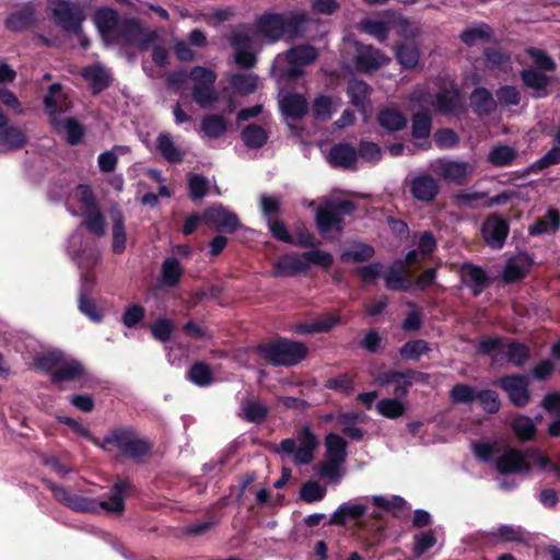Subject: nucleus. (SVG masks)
<instances>
[{
	"instance_id": "1",
	"label": "nucleus",
	"mask_w": 560,
	"mask_h": 560,
	"mask_svg": "<svg viewBox=\"0 0 560 560\" xmlns=\"http://www.w3.org/2000/svg\"><path fill=\"white\" fill-rule=\"evenodd\" d=\"M310 18L302 11H290L287 13H269L259 18L257 32L270 43L281 38L293 39L306 30Z\"/></svg>"
},
{
	"instance_id": "2",
	"label": "nucleus",
	"mask_w": 560,
	"mask_h": 560,
	"mask_svg": "<svg viewBox=\"0 0 560 560\" xmlns=\"http://www.w3.org/2000/svg\"><path fill=\"white\" fill-rule=\"evenodd\" d=\"M318 444L317 436L306 425L296 432L294 439H284L279 445L278 453L291 455L295 465H308L314 460Z\"/></svg>"
},
{
	"instance_id": "3",
	"label": "nucleus",
	"mask_w": 560,
	"mask_h": 560,
	"mask_svg": "<svg viewBox=\"0 0 560 560\" xmlns=\"http://www.w3.org/2000/svg\"><path fill=\"white\" fill-rule=\"evenodd\" d=\"M258 351L272 365L291 366L305 358L307 348L302 342L281 339L276 342L260 345Z\"/></svg>"
},
{
	"instance_id": "4",
	"label": "nucleus",
	"mask_w": 560,
	"mask_h": 560,
	"mask_svg": "<svg viewBox=\"0 0 560 560\" xmlns=\"http://www.w3.org/2000/svg\"><path fill=\"white\" fill-rule=\"evenodd\" d=\"M48 8L54 21L65 31L79 34L85 21L83 7L71 0H49Z\"/></svg>"
},
{
	"instance_id": "5",
	"label": "nucleus",
	"mask_w": 560,
	"mask_h": 560,
	"mask_svg": "<svg viewBox=\"0 0 560 560\" xmlns=\"http://www.w3.org/2000/svg\"><path fill=\"white\" fill-rule=\"evenodd\" d=\"M109 445L116 447L122 455L132 458L145 455L151 448L148 441L140 439L130 429H117L107 434L103 440L102 447L108 450Z\"/></svg>"
},
{
	"instance_id": "6",
	"label": "nucleus",
	"mask_w": 560,
	"mask_h": 560,
	"mask_svg": "<svg viewBox=\"0 0 560 560\" xmlns=\"http://www.w3.org/2000/svg\"><path fill=\"white\" fill-rule=\"evenodd\" d=\"M533 462L540 468L545 469L551 464L547 457L541 455L538 451H527L525 454L516 450H508L497 460V469L501 474L510 472H528V462Z\"/></svg>"
},
{
	"instance_id": "7",
	"label": "nucleus",
	"mask_w": 560,
	"mask_h": 560,
	"mask_svg": "<svg viewBox=\"0 0 560 560\" xmlns=\"http://www.w3.org/2000/svg\"><path fill=\"white\" fill-rule=\"evenodd\" d=\"M189 77L196 82L192 89L194 101L201 107H210L214 104L218 100L213 89L217 79L215 73L203 67H195L191 69Z\"/></svg>"
},
{
	"instance_id": "8",
	"label": "nucleus",
	"mask_w": 560,
	"mask_h": 560,
	"mask_svg": "<svg viewBox=\"0 0 560 560\" xmlns=\"http://www.w3.org/2000/svg\"><path fill=\"white\" fill-rule=\"evenodd\" d=\"M256 32L248 27H237L230 37V44L235 50V62L242 68H252L256 63L253 51Z\"/></svg>"
},
{
	"instance_id": "9",
	"label": "nucleus",
	"mask_w": 560,
	"mask_h": 560,
	"mask_svg": "<svg viewBox=\"0 0 560 560\" xmlns=\"http://www.w3.org/2000/svg\"><path fill=\"white\" fill-rule=\"evenodd\" d=\"M154 34L145 33L135 19L122 20L109 42L121 46H133L147 49L153 40Z\"/></svg>"
},
{
	"instance_id": "10",
	"label": "nucleus",
	"mask_w": 560,
	"mask_h": 560,
	"mask_svg": "<svg viewBox=\"0 0 560 560\" xmlns=\"http://www.w3.org/2000/svg\"><path fill=\"white\" fill-rule=\"evenodd\" d=\"M317 50L311 45H299L289 49L285 59L290 67L281 74L287 80H292L304 74L302 67L313 63L317 59Z\"/></svg>"
},
{
	"instance_id": "11",
	"label": "nucleus",
	"mask_w": 560,
	"mask_h": 560,
	"mask_svg": "<svg viewBox=\"0 0 560 560\" xmlns=\"http://www.w3.org/2000/svg\"><path fill=\"white\" fill-rule=\"evenodd\" d=\"M433 172L446 182L464 184L474 173V166L464 161L439 159L432 163Z\"/></svg>"
},
{
	"instance_id": "12",
	"label": "nucleus",
	"mask_w": 560,
	"mask_h": 560,
	"mask_svg": "<svg viewBox=\"0 0 560 560\" xmlns=\"http://www.w3.org/2000/svg\"><path fill=\"white\" fill-rule=\"evenodd\" d=\"M202 219L208 226L219 232L233 233L240 226L237 215L221 203L208 208Z\"/></svg>"
},
{
	"instance_id": "13",
	"label": "nucleus",
	"mask_w": 560,
	"mask_h": 560,
	"mask_svg": "<svg viewBox=\"0 0 560 560\" xmlns=\"http://www.w3.org/2000/svg\"><path fill=\"white\" fill-rule=\"evenodd\" d=\"M500 386L508 395L510 401L516 407H524L529 400L528 378L524 375H509L498 380Z\"/></svg>"
},
{
	"instance_id": "14",
	"label": "nucleus",
	"mask_w": 560,
	"mask_h": 560,
	"mask_svg": "<svg viewBox=\"0 0 560 560\" xmlns=\"http://www.w3.org/2000/svg\"><path fill=\"white\" fill-rule=\"evenodd\" d=\"M390 59L381 50L370 45L357 44V55L354 57L355 68L361 72H372L387 65Z\"/></svg>"
},
{
	"instance_id": "15",
	"label": "nucleus",
	"mask_w": 560,
	"mask_h": 560,
	"mask_svg": "<svg viewBox=\"0 0 560 560\" xmlns=\"http://www.w3.org/2000/svg\"><path fill=\"white\" fill-rule=\"evenodd\" d=\"M315 222L319 234L326 240H337L343 232L342 219L325 206L316 210Z\"/></svg>"
},
{
	"instance_id": "16",
	"label": "nucleus",
	"mask_w": 560,
	"mask_h": 560,
	"mask_svg": "<svg viewBox=\"0 0 560 560\" xmlns=\"http://www.w3.org/2000/svg\"><path fill=\"white\" fill-rule=\"evenodd\" d=\"M96 207L95 196L86 185H78L67 199L68 211L72 215L84 214Z\"/></svg>"
},
{
	"instance_id": "17",
	"label": "nucleus",
	"mask_w": 560,
	"mask_h": 560,
	"mask_svg": "<svg viewBox=\"0 0 560 560\" xmlns=\"http://www.w3.org/2000/svg\"><path fill=\"white\" fill-rule=\"evenodd\" d=\"M509 234L508 222L497 214H491L482 224V236L493 248H501Z\"/></svg>"
},
{
	"instance_id": "18",
	"label": "nucleus",
	"mask_w": 560,
	"mask_h": 560,
	"mask_svg": "<svg viewBox=\"0 0 560 560\" xmlns=\"http://www.w3.org/2000/svg\"><path fill=\"white\" fill-rule=\"evenodd\" d=\"M44 104L51 120L71 107V101L59 83H54L49 86Z\"/></svg>"
},
{
	"instance_id": "19",
	"label": "nucleus",
	"mask_w": 560,
	"mask_h": 560,
	"mask_svg": "<svg viewBox=\"0 0 560 560\" xmlns=\"http://www.w3.org/2000/svg\"><path fill=\"white\" fill-rule=\"evenodd\" d=\"M55 498L66 506L79 512H95L97 504L84 497L71 494L67 489L48 483Z\"/></svg>"
},
{
	"instance_id": "20",
	"label": "nucleus",
	"mask_w": 560,
	"mask_h": 560,
	"mask_svg": "<svg viewBox=\"0 0 560 560\" xmlns=\"http://www.w3.org/2000/svg\"><path fill=\"white\" fill-rule=\"evenodd\" d=\"M93 22L101 35L109 42L121 21H119L116 10L102 7L95 11Z\"/></svg>"
},
{
	"instance_id": "21",
	"label": "nucleus",
	"mask_w": 560,
	"mask_h": 560,
	"mask_svg": "<svg viewBox=\"0 0 560 560\" xmlns=\"http://www.w3.org/2000/svg\"><path fill=\"white\" fill-rule=\"evenodd\" d=\"M306 271V261L303 255L285 254L273 262L275 277H292Z\"/></svg>"
},
{
	"instance_id": "22",
	"label": "nucleus",
	"mask_w": 560,
	"mask_h": 560,
	"mask_svg": "<svg viewBox=\"0 0 560 560\" xmlns=\"http://www.w3.org/2000/svg\"><path fill=\"white\" fill-rule=\"evenodd\" d=\"M418 376L419 374L415 371H408L407 373L388 371L377 376L376 382L381 386L394 384V394L396 396H405L408 387L413 384Z\"/></svg>"
},
{
	"instance_id": "23",
	"label": "nucleus",
	"mask_w": 560,
	"mask_h": 560,
	"mask_svg": "<svg viewBox=\"0 0 560 560\" xmlns=\"http://www.w3.org/2000/svg\"><path fill=\"white\" fill-rule=\"evenodd\" d=\"M410 192L417 200L430 202L439 192V184L430 175H419L411 180Z\"/></svg>"
},
{
	"instance_id": "24",
	"label": "nucleus",
	"mask_w": 560,
	"mask_h": 560,
	"mask_svg": "<svg viewBox=\"0 0 560 560\" xmlns=\"http://www.w3.org/2000/svg\"><path fill=\"white\" fill-rule=\"evenodd\" d=\"M463 283L470 288L474 295L480 294L488 285L486 271L472 264H464L460 268Z\"/></svg>"
},
{
	"instance_id": "25",
	"label": "nucleus",
	"mask_w": 560,
	"mask_h": 560,
	"mask_svg": "<svg viewBox=\"0 0 560 560\" xmlns=\"http://www.w3.org/2000/svg\"><path fill=\"white\" fill-rule=\"evenodd\" d=\"M533 260L527 254H518L511 257L503 270V280L505 282H515L524 278L530 270Z\"/></svg>"
},
{
	"instance_id": "26",
	"label": "nucleus",
	"mask_w": 560,
	"mask_h": 560,
	"mask_svg": "<svg viewBox=\"0 0 560 560\" xmlns=\"http://www.w3.org/2000/svg\"><path fill=\"white\" fill-rule=\"evenodd\" d=\"M34 22L35 9L32 3H26L8 16L5 26L10 31L22 32L31 27Z\"/></svg>"
},
{
	"instance_id": "27",
	"label": "nucleus",
	"mask_w": 560,
	"mask_h": 560,
	"mask_svg": "<svg viewBox=\"0 0 560 560\" xmlns=\"http://www.w3.org/2000/svg\"><path fill=\"white\" fill-rule=\"evenodd\" d=\"M521 79L525 86L533 91V96L540 98L547 95L549 78L534 68H526L521 71Z\"/></svg>"
},
{
	"instance_id": "28",
	"label": "nucleus",
	"mask_w": 560,
	"mask_h": 560,
	"mask_svg": "<svg viewBox=\"0 0 560 560\" xmlns=\"http://www.w3.org/2000/svg\"><path fill=\"white\" fill-rule=\"evenodd\" d=\"M430 105L439 113L451 114L462 107L463 97L458 90L452 88L438 93Z\"/></svg>"
},
{
	"instance_id": "29",
	"label": "nucleus",
	"mask_w": 560,
	"mask_h": 560,
	"mask_svg": "<svg viewBox=\"0 0 560 560\" xmlns=\"http://www.w3.org/2000/svg\"><path fill=\"white\" fill-rule=\"evenodd\" d=\"M26 142V136L18 127L10 126L5 115L0 114V144L9 149L21 148Z\"/></svg>"
},
{
	"instance_id": "30",
	"label": "nucleus",
	"mask_w": 560,
	"mask_h": 560,
	"mask_svg": "<svg viewBox=\"0 0 560 560\" xmlns=\"http://www.w3.org/2000/svg\"><path fill=\"white\" fill-rule=\"evenodd\" d=\"M156 150L168 163L178 164L184 160V152L176 145L168 132H162L158 136Z\"/></svg>"
},
{
	"instance_id": "31",
	"label": "nucleus",
	"mask_w": 560,
	"mask_h": 560,
	"mask_svg": "<svg viewBox=\"0 0 560 560\" xmlns=\"http://www.w3.org/2000/svg\"><path fill=\"white\" fill-rule=\"evenodd\" d=\"M358 153L354 148L347 143L334 145L328 154V161L332 166L350 168L357 161Z\"/></svg>"
},
{
	"instance_id": "32",
	"label": "nucleus",
	"mask_w": 560,
	"mask_h": 560,
	"mask_svg": "<svg viewBox=\"0 0 560 560\" xmlns=\"http://www.w3.org/2000/svg\"><path fill=\"white\" fill-rule=\"evenodd\" d=\"M325 458L337 463H346L348 456L347 441L336 434L329 433L325 436Z\"/></svg>"
},
{
	"instance_id": "33",
	"label": "nucleus",
	"mask_w": 560,
	"mask_h": 560,
	"mask_svg": "<svg viewBox=\"0 0 560 560\" xmlns=\"http://www.w3.org/2000/svg\"><path fill=\"white\" fill-rule=\"evenodd\" d=\"M56 131L62 135L70 144H78L83 137L82 126L73 118L55 117L51 120Z\"/></svg>"
},
{
	"instance_id": "34",
	"label": "nucleus",
	"mask_w": 560,
	"mask_h": 560,
	"mask_svg": "<svg viewBox=\"0 0 560 560\" xmlns=\"http://www.w3.org/2000/svg\"><path fill=\"white\" fill-rule=\"evenodd\" d=\"M340 322L338 314H325L311 323L294 326L298 334H317L331 330Z\"/></svg>"
},
{
	"instance_id": "35",
	"label": "nucleus",
	"mask_w": 560,
	"mask_h": 560,
	"mask_svg": "<svg viewBox=\"0 0 560 560\" xmlns=\"http://www.w3.org/2000/svg\"><path fill=\"white\" fill-rule=\"evenodd\" d=\"M280 108L284 116L296 119L307 113V101L301 94H288L281 97Z\"/></svg>"
},
{
	"instance_id": "36",
	"label": "nucleus",
	"mask_w": 560,
	"mask_h": 560,
	"mask_svg": "<svg viewBox=\"0 0 560 560\" xmlns=\"http://www.w3.org/2000/svg\"><path fill=\"white\" fill-rule=\"evenodd\" d=\"M109 217L113 222L112 236H113V252L115 254H121L126 249V231H125V219L120 210L110 209Z\"/></svg>"
},
{
	"instance_id": "37",
	"label": "nucleus",
	"mask_w": 560,
	"mask_h": 560,
	"mask_svg": "<svg viewBox=\"0 0 560 560\" xmlns=\"http://www.w3.org/2000/svg\"><path fill=\"white\" fill-rule=\"evenodd\" d=\"M470 106L479 116H487L497 108V101L485 88H477L470 95Z\"/></svg>"
},
{
	"instance_id": "38",
	"label": "nucleus",
	"mask_w": 560,
	"mask_h": 560,
	"mask_svg": "<svg viewBox=\"0 0 560 560\" xmlns=\"http://www.w3.org/2000/svg\"><path fill=\"white\" fill-rule=\"evenodd\" d=\"M94 284V279L85 277L82 282V290L79 295V310L85 316H88L92 322L100 323L103 318L102 313L97 308L96 303L89 299L86 295L88 287Z\"/></svg>"
},
{
	"instance_id": "39",
	"label": "nucleus",
	"mask_w": 560,
	"mask_h": 560,
	"mask_svg": "<svg viewBox=\"0 0 560 560\" xmlns=\"http://www.w3.org/2000/svg\"><path fill=\"white\" fill-rule=\"evenodd\" d=\"M82 77L89 82L93 93H98L106 89L109 84V74L101 65L85 67L82 70Z\"/></svg>"
},
{
	"instance_id": "40",
	"label": "nucleus",
	"mask_w": 560,
	"mask_h": 560,
	"mask_svg": "<svg viewBox=\"0 0 560 560\" xmlns=\"http://www.w3.org/2000/svg\"><path fill=\"white\" fill-rule=\"evenodd\" d=\"M347 94L351 104L365 114L370 96L369 85L363 81L352 80L347 88Z\"/></svg>"
},
{
	"instance_id": "41",
	"label": "nucleus",
	"mask_w": 560,
	"mask_h": 560,
	"mask_svg": "<svg viewBox=\"0 0 560 560\" xmlns=\"http://www.w3.org/2000/svg\"><path fill=\"white\" fill-rule=\"evenodd\" d=\"M126 489L127 483L125 481L116 482L113 489L114 492L108 500H93L97 504V510L95 512L102 509L110 513H121L125 508L122 493L125 492Z\"/></svg>"
},
{
	"instance_id": "42",
	"label": "nucleus",
	"mask_w": 560,
	"mask_h": 560,
	"mask_svg": "<svg viewBox=\"0 0 560 560\" xmlns=\"http://www.w3.org/2000/svg\"><path fill=\"white\" fill-rule=\"evenodd\" d=\"M431 133V118L427 114H415L412 118V138L415 140H422L418 147L422 150L429 148L428 138Z\"/></svg>"
},
{
	"instance_id": "43",
	"label": "nucleus",
	"mask_w": 560,
	"mask_h": 560,
	"mask_svg": "<svg viewBox=\"0 0 560 560\" xmlns=\"http://www.w3.org/2000/svg\"><path fill=\"white\" fill-rule=\"evenodd\" d=\"M491 27L486 23H474L459 35V38L467 46H474L479 42L489 40Z\"/></svg>"
},
{
	"instance_id": "44",
	"label": "nucleus",
	"mask_w": 560,
	"mask_h": 560,
	"mask_svg": "<svg viewBox=\"0 0 560 560\" xmlns=\"http://www.w3.org/2000/svg\"><path fill=\"white\" fill-rule=\"evenodd\" d=\"M183 275V268L177 258L171 257L163 261L160 282L166 287H175Z\"/></svg>"
},
{
	"instance_id": "45",
	"label": "nucleus",
	"mask_w": 560,
	"mask_h": 560,
	"mask_svg": "<svg viewBox=\"0 0 560 560\" xmlns=\"http://www.w3.org/2000/svg\"><path fill=\"white\" fill-rule=\"evenodd\" d=\"M380 125L388 131H398L406 127V117L396 108H384L378 113Z\"/></svg>"
},
{
	"instance_id": "46",
	"label": "nucleus",
	"mask_w": 560,
	"mask_h": 560,
	"mask_svg": "<svg viewBox=\"0 0 560 560\" xmlns=\"http://www.w3.org/2000/svg\"><path fill=\"white\" fill-rule=\"evenodd\" d=\"M517 155V151L510 145H497L490 150L488 161L497 167H505L511 165Z\"/></svg>"
},
{
	"instance_id": "47",
	"label": "nucleus",
	"mask_w": 560,
	"mask_h": 560,
	"mask_svg": "<svg viewBox=\"0 0 560 560\" xmlns=\"http://www.w3.org/2000/svg\"><path fill=\"white\" fill-rule=\"evenodd\" d=\"M374 248L364 243H354L341 254L342 262H362L374 255Z\"/></svg>"
},
{
	"instance_id": "48",
	"label": "nucleus",
	"mask_w": 560,
	"mask_h": 560,
	"mask_svg": "<svg viewBox=\"0 0 560 560\" xmlns=\"http://www.w3.org/2000/svg\"><path fill=\"white\" fill-rule=\"evenodd\" d=\"M241 138L246 147L257 149L266 143L268 135L262 127L250 124L243 129Z\"/></svg>"
},
{
	"instance_id": "49",
	"label": "nucleus",
	"mask_w": 560,
	"mask_h": 560,
	"mask_svg": "<svg viewBox=\"0 0 560 560\" xmlns=\"http://www.w3.org/2000/svg\"><path fill=\"white\" fill-rule=\"evenodd\" d=\"M84 373L83 365L77 360H67L54 373V381H73L80 378Z\"/></svg>"
},
{
	"instance_id": "50",
	"label": "nucleus",
	"mask_w": 560,
	"mask_h": 560,
	"mask_svg": "<svg viewBox=\"0 0 560 560\" xmlns=\"http://www.w3.org/2000/svg\"><path fill=\"white\" fill-rule=\"evenodd\" d=\"M359 420V413H341L337 417V423L341 427L342 432L355 441L363 438V430L355 425Z\"/></svg>"
},
{
	"instance_id": "51",
	"label": "nucleus",
	"mask_w": 560,
	"mask_h": 560,
	"mask_svg": "<svg viewBox=\"0 0 560 560\" xmlns=\"http://www.w3.org/2000/svg\"><path fill=\"white\" fill-rule=\"evenodd\" d=\"M396 58L404 68L413 69L419 62L420 52L416 45L401 44L396 47Z\"/></svg>"
},
{
	"instance_id": "52",
	"label": "nucleus",
	"mask_w": 560,
	"mask_h": 560,
	"mask_svg": "<svg viewBox=\"0 0 560 560\" xmlns=\"http://www.w3.org/2000/svg\"><path fill=\"white\" fill-rule=\"evenodd\" d=\"M267 413V406L256 400L244 401L241 406V417L248 422H261Z\"/></svg>"
},
{
	"instance_id": "53",
	"label": "nucleus",
	"mask_w": 560,
	"mask_h": 560,
	"mask_svg": "<svg viewBox=\"0 0 560 560\" xmlns=\"http://www.w3.org/2000/svg\"><path fill=\"white\" fill-rule=\"evenodd\" d=\"M358 28L361 32L369 34L370 36L376 38L380 42L386 40V38L388 37V34H389L388 24L386 22L377 21V20H371V19L362 20L359 23Z\"/></svg>"
},
{
	"instance_id": "54",
	"label": "nucleus",
	"mask_w": 560,
	"mask_h": 560,
	"mask_svg": "<svg viewBox=\"0 0 560 560\" xmlns=\"http://www.w3.org/2000/svg\"><path fill=\"white\" fill-rule=\"evenodd\" d=\"M201 131L209 138H219L226 131V122L219 115H208L202 118Z\"/></svg>"
},
{
	"instance_id": "55",
	"label": "nucleus",
	"mask_w": 560,
	"mask_h": 560,
	"mask_svg": "<svg viewBox=\"0 0 560 560\" xmlns=\"http://www.w3.org/2000/svg\"><path fill=\"white\" fill-rule=\"evenodd\" d=\"M188 380L197 386H209L213 381V374L209 365L198 362L195 363L187 373Z\"/></svg>"
},
{
	"instance_id": "56",
	"label": "nucleus",
	"mask_w": 560,
	"mask_h": 560,
	"mask_svg": "<svg viewBox=\"0 0 560 560\" xmlns=\"http://www.w3.org/2000/svg\"><path fill=\"white\" fill-rule=\"evenodd\" d=\"M486 536L505 542L522 541L524 530L520 526L501 525L497 530L488 532Z\"/></svg>"
},
{
	"instance_id": "57",
	"label": "nucleus",
	"mask_w": 560,
	"mask_h": 560,
	"mask_svg": "<svg viewBox=\"0 0 560 560\" xmlns=\"http://www.w3.org/2000/svg\"><path fill=\"white\" fill-rule=\"evenodd\" d=\"M560 225L559 212L555 209L548 210L545 220H540L529 228L530 235H540L548 231H557Z\"/></svg>"
},
{
	"instance_id": "58",
	"label": "nucleus",
	"mask_w": 560,
	"mask_h": 560,
	"mask_svg": "<svg viewBox=\"0 0 560 560\" xmlns=\"http://www.w3.org/2000/svg\"><path fill=\"white\" fill-rule=\"evenodd\" d=\"M83 224L85 228L96 236H104L106 234V225L104 217L98 207L83 214Z\"/></svg>"
},
{
	"instance_id": "59",
	"label": "nucleus",
	"mask_w": 560,
	"mask_h": 560,
	"mask_svg": "<svg viewBox=\"0 0 560 560\" xmlns=\"http://www.w3.org/2000/svg\"><path fill=\"white\" fill-rule=\"evenodd\" d=\"M376 410L385 418L396 419L404 415L405 405L397 399L385 398L376 404Z\"/></svg>"
},
{
	"instance_id": "60",
	"label": "nucleus",
	"mask_w": 560,
	"mask_h": 560,
	"mask_svg": "<svg viewBox=\"0 0 560 560\" xmlns=\"http://www.w3.org/2000/svg\"><path fill=\"white\" fill-rule=\"evenodd\" d=\"M231 83L238 93L246 95L257 89L258 77L252 73L235 74L232 77Z\"/></svg>"
},
{
	"instance_id": "61",
	"label": "nucleus",
	"mask_w": 560,
	"mask_h": 560,
	"mask_svg": "<svg viewBox=\"0 0 560 560\" xmlns=\"http://www.w3.org/2000/svg\"><path fill=\"white\" fill-rule=\"evenodd\" d=\"M430 350L427 341L422 339L411 340L400 349V355L406 360H418L422 354Z\"/></svg>"
},
{
	"instance_id": "62",
	"label": "nucleus",
	"mask_w": 560,
	"mask_h": 560,
	"mask_svg": "<svg viewBox=\"0 0 560 560\" xmlns=\"http://www.w3.org/2000/svg\"><path fill=\"white\" fill-rule=\"evenodd\" d=\"M189 196L192 200H201L209 189L208 179L199 174H191L188 177Z\"/></svg>"
},
{
	"instance_id": "63",
	"label": "nucleus",
	"mask_w": 560,
	"mask_h": 560,
	"mask_svg": "<svg viewBox=\"0 0 560 560\" xmlns=\"http://www.w3.org/2000/svg\"><path fill=\"white\" fill-rule=\"evenodd\" d=\"M487 195L485 192L477 191H460L454 195L453 199L457 207L459 208H468L474 209L479 206V203L486 200Z\"/></svg>"
},
{
	"instance_id": "64",
	"label": "nucleus",
	"mask_w": 560,
	"mask_h": 560,
	"mask_svg": "<svg viewBox=\"0 0 560 560\" xmlns=\"http://www.w3.org/2000/svg\"><path fill=\"white\" fill-rule=\"evenodd\" d=\"M476 400H478L482 409L489 413L498 412L501 406L498 393L491 389L477 392Z\"/></svg>"
}]
</instances>
